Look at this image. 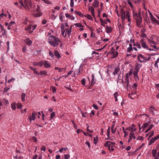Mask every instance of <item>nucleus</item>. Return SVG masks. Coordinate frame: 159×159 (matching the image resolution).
Listing matches in <instances>:
<instances>
[{
	"label": "nucleus",
	"instance_id": "nucleus-1",
	"mask_svg": "<svg viewBox=\"0 0 159 159\" xmlns=\"http://www.w3.org/2000/svg\"><path fill=\"white\" fill-rule=\"evenodd\" d=\"M48 42L50 45L54 47H57L61 42V40L58 37L54 35H51L48 38Z\"/></svg>",
	"mask_w": 159,
	"mask_h": 159
},
{
	"label": "nucleus",
	"instance_id": "nucleus-2",
	"mask_svg": "<svg viewBox=\"0 0 159 159\" xmlns=\"http://www.w3.org/2000/svg\"><path fill=\"white\" fill-rule=\"evenodd\" d=\"M140 14V10H139L138 13L134 11L133 12V18L136 20L137 26L140 28L142 26L141 23L142 22V18Z\"/></svg>",
	"mask_w": 159,
	"mask_h": 159
},
{
	"label": "nucleus",
	"instance_id": "nucleus-3",
	"mask_svg": "<svg viewBox=\"0 0 159 159\" xmlns=\"http://www.w3.org/2000/svg\"><path fill=\"white\" fill-rule=\"evenodd\" d=\"M25 6L24 7L25 8L26 10L27 11H32V9L34 7V4H33L30 0L29 1H26L25 0L24 1Z\"/></svg>",
	"mask_w": 159,
	"mask_h": 159
},
{
	"label": "nucleus",
	"instance_id": "nucleus-4",
	"mask_svg": "<svg viewBox=\"0 0 159 159\" xmlns=\"http://www.w3.org/2000/svg\"><path fill=\"white\" fill-rule=\"evenodd\" d=\"M138 60L140 62H144V60L149 61L150 60V58H147V57L144 56L142 54L139 55L137 57Z\"/></svg>",
	"mask_w": 159,
	"mask_h": 159
},
{
	"label": "nucleus",
	"instance_id": "nucleus-5",
	"mask_svg": "<svg viewBox=\"0 0 159 159\" xmlns=\"http://www.w3.org/2000/svg\"><path fill=\"white\" fill-rule=\"evenodd\" d=\"M111 52V54H113V55L111 57V58H116L118 55V52L117 51H116V50L114 49L113 48H112L111 51L110 52Z\"/></svg>",
	"mask_w": 159,
	"mask_h": 159
},
{
	"label": "nucleus",
	"instance_id": "nucleus-6",
	"mask_svg": "<svg viewBox=\"0 0 159 159\" xmlns=\"http://www.w3.org/2000/svg\"><path fill=\"white\" fill-rule=\"evenodd\" d=\"M140 42L141 43V45L143 48H146V49H148L150 51L152 50L151 49H149L148 48V46L146 44V43L144 41V40L143 39H141L140 40Z\"/></svg>",
	"mask_w": 159,
	"mask_h": 159
},
{
	"label": "nucleus",
	"instance_id": "nucleus-7",
	"mask_svg": "<svg viewBox=\"0 0 159 159\" xmlns=\"http://www.w3.org/2000/svg\"><path fill=\"white\" fill-rule=\"evenodd\" d=\"M37 113L34 111V112L32 113V116H30L28 117L29 120L30 122H31L32 120H34L36 118V116L37 115Z\"/></svg>",
	"mask_w": 159,
	"mask_h": 159
},
{
	"label": "nucleus",
	"instance_id": "nucleus-8",
	"mask_svg": "<svg viewBox=\"0 0 159 159\" xmlns=\"http://www.w3.org/2000/svg\"><path fill=\"white\" fill-rule=\"evenodd\" d=\"M121 71H120V68L119 67H117L115 69L113 74H114V75L115 76L116 75L118 74V78H119V77L121 74Z\"/></svg>",
	"mask_w": 159,
	"mask_h": 159
},
{
	"label": "nucleus",
	"instance_id": "nucleus-9",
	"mask_svg": "<svg viewBox=\"0 0 159 159\" xmlns=\"http://www.w3.org/2000/svg\"><path fill=\"white\" fill-rule=\"evenodd\" d=\"M132 138H133L134 139H136L135 134L133 133V132L130 133L129 134V138L128 139V143H130Z\"/></svg>",
	"mask_w": 159,
	"mask_h": 159
},
{
	"label": "nucleus",
	"instance_id": "nucleus-10",
	"mask_svg": "<svg viewBox=\"0 0 159 159\" xmlns=\"http://www.w3.org/2000/svg\"><path fill=\"white\" fill-rule=\"evenodd\" d=\"M125 12L123 9H121L120 11V14L121 15V19L122 21L124 20L125 19Z\"/></svg>",
	"mask_w": 159,
	"mask_h": 159
},
{
	"label": "nucleus",
	"instance_id": "nucleus-11",
	"mask_svg": "<svg viewBox=\"0 0 159 159\" xmlns=\"http://www.w3.org/2000/svg\"><path fill=\"white\" fill-rule=\"evenodd\" d=\"M32 26L30 24L25 28V30L28 31V32L30 34L32 33L33 32V30H30L32 28Z\"/></svg>",
	"mask_w": 159,
	"mask_h": 159
},
{
	"label": "nucleus",
	"instance_id": "nucleus-12",
	"mask_svg": "<svg viewBox=\"0 0 159 159\" xmlns=\"http://www.w3.org/2000/svg\"><path fill=\"white\" fill-rule=\"evenodd\" d=\"M40 7L38 6H36L35 5H34V7L32 9V11H35L37 12H39Z\"/></svg>",
	"mask_w": 159,
	"mask_h": 159
},
{
	"label": "nucleus",
	"instance_id": "nucleus-13",
	"mask_svg": "<svg viewBox=\"0 0 159 159\" xmlns=\"http://www.w3.org/2000/svg\"><path fill=\"white\" fill-rule=\"evenodd\" d=\"M65 31H66V32L65 37L66 36V34H67L68 36L69 37H70L71 33V30H70V28H68L66 29Z\"/></svg>",
	"mask_w": 159,
	"mask_h": 159
},
{
	"label": "nucleus",
	"instance_id": "nucleus-14",
	"mask_svg": "<svg viewBox=\"0 0 159 159\" xmlns=\"http://www.w3.org/2000/svg\"><path fill=\"white\" fill-rule=\"evenodd\" d=\"M110 141H107L104 144V146L106 147H107L109 149L110 151H111V147Z\"/></svg>",
	"mask_w": 159,
	"mask_h": 159
},
{
	"label": "nucleus",
	"instance_id": "nucleus-15",
	"mask_svg": "<svg viewBox=\"0 0 159 159\" xmlns=\"http://www.w3.org/2000/svg\"><path fill=\"white\" fill-rule=\"evenodd\" d=\"M0 30L1 29V31L2 33V35H3L5 34L6 33V32L5 30L4 29V27L1 24H0Z\"/></svg>",
	"mask_w": 159,
	"mask_h": 159
},
{
	"label": "nucleus",
	"instance_id": "nucleus-16",
	"mask_svg": "<svg viewBox=\"0 0 159 159\" xmlns=\"http://www.w3.org/2000/svg\"><path fill=\"white\" fill-rule=\"evenodd\" d=\"M89 10L90 11L91 13L92 16L95 18V15L94 14V9L92 7H89Z\"/></svg>",
	"mask_w": 159,
	"mask_h": 159
},
{
	"label": "nucleus",
	"instance_id": "nucleus-17",
	"mask_svg": "<svg viewBox=\"0 0 159 159\" xmlns=\"http://www.w3.org/2000/svg\"><path fill=\"white\" fill-rule=\"evenodd\" d=\"M126 130H129L131 132V133H132L135 132L136 130V129L134 128L133 130V128L129 126L126 129Z\"/></svg>",
	"mask_w": 159,
	"mask_h": 159
},
{
	"label": "nucleus",
	"instance_id": "nucleus-18",
	"mask_svg": "<svg viewBox=\"0 0 159 159\" xmlns=\"http://www.w3.org/2000/svg\"><path fill=\"white\" fill-rule=\"evenodd\" d=\"M43 63V65L46 68H48L50 66V64L46 61H45Z\"/></svg>",
	"mask_w": 159,
	"mask_h": 159
},
{
	"label": "nucleus",
	"instance_id": "nucleus-19",
	"mask_svg": "<svg viewBox=\"0 0 159 159\" xmlns=\"http://www.w3.org/2000/svg\"><path fill=\"white\" fill-rule=\"evenodd\" d=\"M106 32L107 33H109L111 32L112 29L110 26L107 25L106 27Z\"/></svg>",
	"mask_w": 159,
	"mask_h": 159
},
{
	"label": "nucleus",
	"instance_id": "nucleus-20",
	"mask_svg": "<svg viewBox=\"0 0 159 159\" xmlns=\"http://www.w3.org/2000/svg\"><path fill=\"white\" fill-rule=\"evenodd\" d=\"M43 62L40 61L39 62H34L33 64L34 66H43Z\"/></svg>",
	"mask_w": 159,
	"mask_h": 159
},
{
	"label": "nucleus",
	"instance_id": "nucleus-21",
	"mask_svg": "<svg viewBox=\"0 0 159 159\" xmlns=\"http://www.w3.org/2000/svg\"><path fill=\"white\" fill-rule=\"evenodd\" d=\"M25 42L26 43V44L28 45H31L32 43V41L30 40L29 38H27L25 40Z\"/></svg>",
	"mask_w": 159,
	"mask_h": 159
},
{
	"label": "nucleus",
	"instance_id": "nucleus-22",
	"mask_svg": "<svg viewBox=\"0 0 159 159\" xmlns=\"http://www.w3.org/2000/svg\"><path fill=\"white\" fill-rule=\"evenodd\" d=\"M30 69L33 71L34 74L36 75H39V73L37 71L36 69L35 68H33L31 66H30Z\"/></svg>",
	"mask_w": 159,
	"mask_h": 159
},
{
	"label": "nucleus",
	"instance_id": "nucleus-23",
	"mask_svg": "<svg viewBox=\"0 0 159 159\" xmlns=\"http://www.w3.org/2000/svg\"><path fill=\"white\" fill-rule=\"evenodd\" d=\"M138 72H137V71L134 70L133 73L134 78L136 80V79L138 80L139 79V77L138 75Z\"/></svg>",
	"mask_w": 159,
	"mask_h": 159
},
{
	"label": "nucleus",
	"instance_id": "nucleus-24",
	"mask_svg": "<svg viewBox=\"0 0 159 159\" xmlns=\"http://www.w3.org/2000/svg\"><path fill=\"white\" fill-rule=\"evenodd\" d=\"M93 6L94 7H97L99 6V2L96 0L94 1Z\"/></svg>",
	"mask_w": 159,
	"mask_h": 159
},
{
	"label": "nucleus",
	"instance_id": "nucleus-25",
	"mask_svg": "<svg viewBox=\"0 0 159 159\" xmlns=\"http://www.w3.org/2000/svg\"><path fill=\"white\" fill-rule=\"evenodd\" d=\"M142 67V65L140 64H138L136 66L134 70L139 72L140 69Z\"/></svg>",
	"mask_w": 159,
	"mask_h": 159
},
{
	"label": "nucleus",
	"instance_id": "nucleus-26",
	"mask_svg": "<svg viewBox=\"0 0 159 159\" xmlns=\"http://www.w3.org/2000/svg\"><path fill=\"white\" fill-rule=\"evenodd\" d=\"M142 13L143 14V16L144 19H147V18H148V16L147 11H142Z\"/></svg>",
	"mask_w": 159,
	"mask_h": 159
},
{
	"label": "nucleus",
	"instance_id": "nucleus-27",
	"mask_svg": "<svg viewBox=\"0 0 159 159\" xmlns=\"http://www.w3.org/2000/svg\"><path fill=\"white\" fill-rule=\"evenodd\" d=\"M54 54L55 56L56 57L58 58H59L60 57V55L57 50H55Z\"/></svg>",
	"mask_w": 159,
	"mask_h": 159
},
{
	"label": "nucleus",
	"instance_id": "nucleus-28",
	"mask_svg": "<svg viewBox=\"0 0 159 159\" xmlns=\"http://www.w3.org/2000/svg\"><path fill=\"white\" fill-rule=\"evenodd\" d=\"M148 40L150 44H152L153 45H155L156 44V43L153 39H148Z\"/></svg>",
	"mask_w": 159,
	"mask_h": 159
},
{
	"label": "nucleus",
	"instance_id": "nucleus-29",
	"mask_svg": "<svg viewBox=\"0 0 159 159\" xmlns=\"http://www.w3.org/2000/svg\"><path fill=\"white\" fill-rule=\"evenodd\" d=\"M92 79L91 80V84H92V85L95 82L96 80L94 79L95 76L93 74H92Z\"/></svg>",
	"mask_w": 159,
	"mask_h": 159
},
{
	"label": "nucleus",
	"instance_id": "nucleus-30",
	"mask_svg": "<svg viewBox=\"0 0 159 159\" xmlns=\"http://www.w3.org/2000/svg\"><path fill=\"white\" fill-rule=\"evenodd\" d=\"M42 15V13L41 12H37V13L34 14V16L35 17H39Z\"/></svg>",
	"mask_w": 159,
	"mask_h": 159
},
{
	"label": "nucleus",
	"instance_id": "nucleus-31",
	"mask_svg": "<svg viewBox=\"0 0 159 159\" xmlns=\"http://www.w3.org/2000/svg\"><path fill=\"white\" fill-rule=\"evenodd\" d=\"M114 125H115V124H112L111 127V132L112 133V134H113L115 133V132L116 131V129H114Z\"/></svg>",
	"mask_w": 159,
	"mask_h": 159
},
{
	"label": "nucleus",
	"instance_id": "nucleus-32",
	"mask_svg": "<svg viewBox=\"0 0 159 159\" xmlns=\"http://www.w3.org/2000/svg\"><path fill=\"white\" fill-rule=\"evenodd\" d=\"M156 140L154 138H152L150 140L149 142V145H151L152 143H153L155 141H156Z\"/></svg>",
	"mask_w": 159,
	"mask_h": 159
},
{
	"label": "nucleus",
	"instance_id": "nucleus-33",
	"mask_svg": "<svg viewBox=\"0 0 159 159\" xmlns=\"http://www.w3.org/2000/svg\"><path fill=\"white\" fill-rule=\"evenodd\" d=\"M150 20L153 23H157V20H156L153 16L150 17Z\"/></svg>",
	"mask_w": 159,
	"mask_h": 159
},
{
	"label": "nucleus",
	"instance_id": "nucleus-34",
	"mask_svg": "<svg viewBox=\"0 0 159 159\" xmlns=\"http://www.w3.org/2000/svg\"><path fill=\"white\" fill-rule=\"evenodd\" d=\"M26 94L24 93H23L21 95V98L22 101L23 102H24L25 101V96Z\"/></svg>",
	"mask_w": 159,
	"mask_h": 159
},
{
	"label": "nucleus",
	"instance_id": "nucleus-35",
	"mask_svg": "<svg viewBox=\"0 0 159 159\" xmlns=\"http://www.w3.org/2000/svg\"><path fill=\"white\" fill-rule=\"evenodd\" d=\"M153 124H151L149 127L147 129L145 132V133H147L148 131H149L153 127Z\"/></svg>",
	"mask_w": 159,
	"mask_h": 159
},
{
	"label": "nucleus",
	"instance_id": "nucleus-36",
	"mask_svg": "<svg viewBox=\"0 0 159 159\" xmlns=\"http://www.w3.org/2000/svg\"><path fill=\"white\" fill-rule=\"evenodd\" d=\"M157 153V150L156 149H153L152 150V156L154 157L156 156H156Z\"/></svg>",
	"mask_w": 159,
	"mask_h": 159
},
{
	"label": "nucleus",
	"instance_id": "nucleus-37",
	"mask_svg": "<svg viewBox=\"0 0 159 159\" xmlns=\"http://www.w3.org/2000/svg\"><path fill=\"white\" fill-rule=\"evenodd\" d=\"M114 96L115 98L116 101L117 102L118 101L117 97L119 96L118 93L117 92H116L114 93Z\"/></svg>",
	"mask_w": 159,
	"mask_h": 159
},
{
	"label": "nucleus",
	"instance_id": "nucleus-38",
	"mask_svg": "<svg viewBox=\"0 0 159 159\" xmlns=\"http://www.w3.org/2000/svg\"><path fill=\"white\" fill-rule=\"evenodd\" d=\"M134 45L136 46L139 49H140L141 48L139 43L138 42L136 43H134Z\"/></svg>",
	"mask_w": 159,
	"mask_h": 159
},
{
	"label": "nucleus",
	"instance_id": "nucleus-39",
	"mask_svg": "<svg viewBox=\"0 0 159 159\" xmlns=\"http://www.w3.org/2000/svg\"><path fill=\"white\" fill-rule=\"evenodd\" d=\"M85 17H87L88 19L91 20H93V19L91 16L89 14H87L86 16H85Z\"/></svg>",
	"mask_w": 159,
	"mask_h": 159
},
{
	"label": "nucleus",
	"instance_id": "nucleus-40",
	"mask_svg": "<svg viewBox=\"0 0 159 159\" xmlns=\"http://www.w3.org/2000/svg\"><path fill=\"white\" fill-rule=\"evenodd\" d=\"M130 17V14L129 13V11H127L126 13V15H125V18L127 19L128 18H129Z\"/></svg>",
	"mask_w": 159,
	"mask_h": 159
},
{
	"label": "nucleus",
	"instance_id": "nucleus-41",
	"mask_svg": "<svg viewBox=\"0 0 159 159\" xmlns=\"http://www.w3.org/2000/svg\"><path fill=\"white\" fill-rule=\"evenodd\" d=\"M39 74L41 75H47V72L44 70L40 71L39 73Z\"/></svg>",
	"mask_w": 159,
	"mask_h": 159
},
{
	"label": "nucleus",
	"instance_id": "nucleus-42",
	"mask_svg": "<svg viewBox=\"0 0 159 159\" xmlns=\"http://www.w3.org/2000/svg\"><path fill=\"white\" fill-rule=\"evenodd\" d=\"M55 70H59V72H61L62 71V70H65V69H61V68L58 67H55Z\"/></svg>",
	"mask_w": 159,
	"mask_h": 159
},
{
	"label": "nucleus",
	"instance_id": "nucleus-43",
	"mask_svg": "<svg viewBox=\"0 0 159 159\" xmlns=\"http://www.w3.org/2000/svg\"><path fill=\"white\" fill-rule=\"evenodd\" d=\"M11 108L14 110H15L16 108V104L15 103H12L11 104Z\"/></svg>",
	"mask_w": 159,
	"mask_h": 159
},
{
	"label": "nucleus",
	"instance_id": "nucleus-44",
	"mask_svg": "<svg viewBox=\"0 0 159 159\" xmlns=\"http://www.w3.org/2000/svg\"><path fill=\"white\" fill-rule=\"evenodd\" d=\"M75 13L78 15L79 16H80V17L83 16H83V14L81 13L80 12L78 11H75Z\"/></svg>",
	"mask_w": 159,
	"mask_h": 159
},
{
	"label": "nucleus",
	"instance_id": "nucleus-45",
	"mask_svg": "<svg viewBox=\"0 0 159 159\" xmlns=\"http://www.w3.org/2000/svg\"><path fill=\"white\" fill-rule=\"evenodd\" d=\"M74 25L77 27H83L81 23H75L74 24Z\"/></svg>",
	"mask_w": 159,
	"mask_h": 159
},
{
	"label": "nucleus",
	"instance_id": "nucleus-46",
	"mask_svg": "<svg viewBox=\"0 0 159 159\" xmlns=\"http://www.w3.org/2000/svg\"><path fill=\"white\" fill-rule=\"evenodd\" d=\"M148 126V124L147 123H145L142 125V127L143 128H147Z\"/></svg>",
	"mask_w": 159,
	"mask_h": 159
},
{
	"label": "nucleus",
	"instance_id": "nucleus-47",
	"mask_svg": "<svg viewBox=\"0 0 159 159\" xmlns=\"http://www.w3.org/2000/svg\"><path fill=\"white\" fill-rule=\"evenodd\" d=\"M55 112H53L51 114L50 119H52L55 116Z\"/></svg>",
	"mask_w": 159,
	"mask_h": 159
},
{
	"label": "nucleus",
	"instance_id": "nucleus-48",
	"mask_svg": "<svg viewBox=\"0 0 159 159\" xmlns=\"http://www.w3.org/2000/svg\"><path fill=\"white\" fill-rule=\"evenodd\" d=\"M70 6L71 7H73L74 6V2L73 1V0H72L70 1Z\"/></svg>",
	"mask_w": 159,
	"mask_h": 159
},
{
	"label": "nucleus",
	"instance_id": "nucleus-49",
	"mask_svg": "<svg viewBox=\"0 0 159 159\" xmlns=\"http://www.w3.org/2000/svg\"><path fill=\"white\" fill-rule=\"evenodd\" d=\"M159 61V58H158L155 61V66L158 68L157 63H158Z\"/></svg>",
	"mask_w": 159,
	"mask_h": 159
},
{
	"label": "nucleus",
	"instance_id": "nucleus-50",
	"mask_svg": "<svg viewBox=\"0 0 159 159\" xmlns=\"http://www.w3.org/2000/svg\"><path fill=\"white\" fill-rule=\"evenodd\" d=\"M94 54H95V56L97 57H98L99 56V53L95 51H93L92 53V55H93Z\"/></svg>",
	"mask_w": 159,
	"mask_h": 159
},
{
	"label": "nucleus",
	"instance_id": "nucleus-51",
	"mask_svg": "<svg viewBox=\"0 0 159 159\" xmlns=\"http://www.w3.org/2000/svg\"><path fill=\"white\" fill-rule=\"evenodd\" d=\"M137 84L134 83L132 86V87L134 88V90H136L137 89Z\"/></svg>",
	"mask_w": 159,
	"mask_h": 159
},
{
	"label": "nucleus",
	"instance_id": "nucleus-52",
	"mask_svg": "<svg viewBox=\"0 0 159 159\" xmlns=\"http://www.w3.org/2000/svg\"><path fill=\"white\" fill-rule=\"evenodd\" d=\"M49 56H50L51 57H52V58L53 57H54L53 54L50 50H49Z\"/></svg>",
	"mask_w": 159,
	"mask_h": 159
},
{
	"label": "nucleus",
	"instance_id": "nucleus-53",
	"mask_svg": "<svg viewBox=\"0 0 159 159\" xmlns=\"http://www.w3.org/2000/svg\"><path fill=\"white\" fill-rule=\"evenodd\" d=\"M81 83L83 85H85V79H83L81 80Z\"/></svg>",
	"mask_w": 159,
	"mask_h": 159
},
{
	"label": "nucleus",
	"instance_id": "nucleus-54",
	"mask_svg": "<svg viewBox=\"0 0 159 159\" xmlns=\"http://www.w3.org/2000/svg\"><path fill=\"white\" fill-rule=\"evenodd\" d=\"M139 149H138V148L135 151L131 152V154H129L130 155H133L135 154L136 152L138 151Z\"/></svg>",
	"mask_w": 159,
	"mask_h": 159
},
{
	"label": "nucleus",
	"instance_id": "nucleus-55",
	"mask_svg": "<svg viewBox=\"0 0 159 159\" xmlns=\"http://www.w3.org/2000/svg\"><path fill=\"white\" fill-rule=\"evenodd\" d=\"M83 133L84 134L85 136L88 135L91 137H92V136L91 134H90L88 133H86L84 132H83Z\"/></svg>",
	"mask_w": 159,
	"mask_h": 159
},
{
	"label": "nucleus",
	"instance_id": "nucleus-56",
	"mask_svg": "<svg viewBox=\"0 0 159 159\" xmlns=\"http://www.w3.org/2000/svg\"><path fill=\"white\" fill-rule=\"evenodd\" d=\"M9 89L10 88H7L6 87L3 90V93H6Z\"/></svg>",
	"mask_w": 159,
	"mask_h": 159
},
{
	"label": "nucleus",
	"instance_id": "nucleus-57",
	"mask_svg": "<svg viewBox=\"0 0 159 159\" xmlns=\"http://www.w3.org/2000/svg\"><path fill=\"white\" fill-rule=\"evenodd\" d=\"M67 149V148H61V149H60L59 150V151L60 152H62L63 151V150L65 151Z\"/></svg>",
	"mask_w": 159,
	"mask_h": 159
},
{
	"label": "nucleus",
	"instance_id": "nucleus-58",
	"mask_svg": "<svg viewBox=\"0 0 159 159\" xmlns=\"http://www.w3.org/2000/svg\"><path fill=\"white\" fill-rule=\"evenodd\" d=\"M27 48V47L26 46H24V47L22 48L23 52H25L26 51Z\"/></svg>",
	"mask_w": 159,
	"mask_h": 159
},
{
	"label": "nucleus",
	"instance_id": "nucleus-59",
	"mask_svg": "<svg viewBox=\"0 0 159 159\" xmlns=\"http://www.w3.org/2000/svg\"><path fill=\"white\" fill-rule=\"evenodd\" d=\"M149 138H151L154 134V132L153 131H151L149 133Z\"/></svg>",
	"mask_w": 159,
	"mask_h": 159
},
{
	"label": "nucleus",
	"instance_id": "nucleus-60",
	"mask_svg": "<svg viewBox=\"0 0 159 159\" xmlns=\"http://www.w3.org/2000/svg\"><path fill=\"white\" fill-rule=\"evenodd\" d=\"M22 107V105L20 103L17 104V107L18 108L21 109Z\"/></svg>",
	"mask_w": 159,
	"mask_h": 159
},
{
	"label": "nucleus",
	"instance_id": "nucleus-61",
	"mask_svg": "<svg viewBox=\"0 0 159 159\" xmlns=\"http://www.w3.org/2000/svg\"><path fill=\"white\" fill-rule=\"evenodd\" d=\"M152 108H153V107L152 106H151L149 109H150V112L152 113V114H154V111H153L152 109Z\"/></svg>",
	"mask_w": 159,
	"mask_h": 159
},
{
	"label": "nucleus",
	"instance_id": "nucleus-62",
	"mask_svg": "<svg viewBox=\"0 0 159 159\" xmlns=\"http://www.w3.org/2000/svg\"><path fill=\"white\" fill-rule=\"evenodd\" d=\"M133 48L128 47L127 49V52H130L133 49Z\"/></svg>",
	"mask_w": 159,
	"mask_h": 159
},
{
	"label": "nucleus",
	"instance_id": "nucleus-63",
	"mask_svg": "<svg viewBox=\"0 0 159 159\" xmlns=\"http://www.w3.org/2000/svg\"><path fill=\"white\" fill-rule=\"evenodd\" d=\"M65 27L63 24H61V31H63Z\"/></svg>",
	"mask_w": 159,
	"mask_h": 159
},
{
	"label": "nucleus",
	"instance_id": "nucleus-64",
	"mask_svg": "<svg viewBox=\"0 0 159 159\" xmlns=\"http://www.w3.org/2000/svg\"><path fill=\"white\" fill-rule=\"evenodd\" d=\"M70 155H65L64 158L65 159H68L70 158Z\"/></svg>",
	"mask_w": 159,
	"mask_h": 159
}]
</instances>
